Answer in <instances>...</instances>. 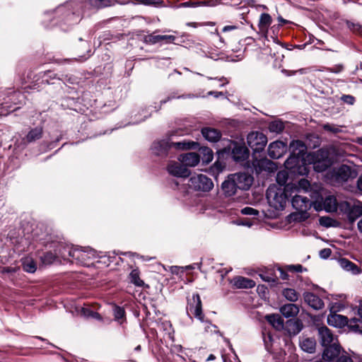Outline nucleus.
Returning <instances> with one entry per match:
<instances>
[{"mask_svg":"<svg viewBox=\"0 0 362 362\" xmlns=\"http://www.w3.org/2000/svg\"><path fill=\"white\" fill-rule=\"evenodd\" d=\"M285 187L271 185L267 190V199L270 206L276 210H283L286 206L288 194Z\"/></svg>","mask_w":362,"mask_h":362,"instance_id":"f257e3e1","label":"nucleus"},{"mask_svg":"<svg viewBox=\"0 0 362 362\" xmlns=\"http://www.w3.org/2000/svg\"><path fill=\"white\" fill-rule=\"evenodd\" d=\"M197 143L192 141H170L169 140H161L153 142L151 149L153 153L157 156H163L167 153L168 149L175 148L178 150H187L195 148Z\"/></svg>","mask_w":362,"mask_h":362,"instance_id":"f03ea898","label":"nucleus"},{"mask_svg":"<svg viewBox=\"0 0 362 362\" xmlns=\"http://www.w3.org/2000/svg\"><path fill=\"white\" fill-rule=\"evenodd\" d=\"M327 323L330 326L340 328L347 325L351 330L362 333V321L356 317L349 320L346 316L331 313L327 316Z\"/></svg>","mask_w":362,"mask_h":362,"instance_id":"7ed1b4c3","label":"nucleus"},{"mask_svg":"<svg viewBox=\"0 0 362 362\" xmlns=\"http://www.w3.org/2000/svg\"><path fill=\"white\" fill-rule=\"evenodd\" d=\"M314 194H315V199L313 202V205L317 211L322 209H325L327 212H335L337 211L338 202L334 196L329 195L323 199L318 192H315ZM310 196L312 198H314V196Z\"/></svg>","mask_w":362,"mask_h":362,"instance_id":"20e7f679","label":"nucleus"},{"mask_svg":"<svg viewBox=\"0 0 362 362\" xmlns=\"http://www.w3.org/2000/svg\"><path fill=\"white\" fill-rule=\"evenodd\" d=\"M188 186L196 191L209 192L214 187V183L207 176L202 174H195L189 178Z\"/></svg>","mask_w":362,"mask_h":362,"instance_id":"39448f33","label":"nucleus"},{"mask_svg":"<svg viewBox=\"0 0 362 362\" xmlns=\"http://www.w3.org/2000/svg\"><path fill=\"white\" fill-rule=\"evenodd\" d=\"M69 256L81 264H88V261L96 257V251L90 248H74L69 251Z\"/></svg>","mask_w":362,"mask_h":362,"instance_id":"423d86ee","label":"nucleus"},{"mask_svg":"<svg viewBox=\"0 0 362 362\" xmlns=\"http://www.w3.org/2000/svg\"><path fill=\"white\" fill-rule=\"evenodd\" d=\"M187 312L189 316L194 315L201 322H204V315L202 312V300L198 293H194L192 298L188 299Z\"/></svg>","mask_w":362,"mask_h":362,"instance_id":"0eeeda50","label":"nucleus"},{"mask_svg":"<svg viewBox=\"0 0 362 362\" xmlns=\"http://www.w3.org/2000/svg\"><path fill=\"white\" fill-rule=\"evenodd\" d=\"M247 142L255 152H260L266 146L267 138L262 132H251L247 136Z\"/></svg>","mask_w":362,"mask_h":362,"instance_id":"6e6552de","label":"nucleus"},{"mask_svg":"<svg viewBox=\"0 0 362 362\" xmlns=\"http://www.w3.org/2000/svg\"><path fill=\"white\" fill-rule=\"evenodd\" d=\"M328 152L323 149H320L315 153L313 168L315 171L322 173L325 171L330 165Z\"/></svg>","mask_w":362,"mask_h":362,"instance_id":"1a4fd4ad","label":"nucleus"},{"mask_svg":"<svg viewBox=\"0 0 362 362\" xmlns=\"http://www.w3.org/2000/svg\"><path fill=\"white\" fill-rule=\"evenodd\" d=\"M356 175V172L347 165H341L333 171V176L338 182H346Z\"/></svg>","mask_w":362,"mask_h":362,"instance_id":"9d476101","label":"nucleus"},{"mask_svg":"<svg viewBox=\"0 0 362 362\" xmlns=\"http://www.w3.org/2000/svg\"><path fill=\"white\" fill-rule=\"evenodd\" d=\"M239 189L247 190L253 182V177L246 173H238L230 175Z\"/></svg>","mask_w":362,"mask_h":362,"instance_id":"9b49d317","label":"nucleus"},{"mask_svg":"<svg viewBox=\"0 0 362 362\" xmlns=\"http://www.w3.org/2000/svg\"><path fill=\"white\" fill-rule=\"evenodd\" d=\"M230 148L232 150V157L235 161H243L249 157L250 151L245 145L230 142Z\"/></svg>","mask_w":362,"mask_h":362,"instance_id":"f8f14e48","label":"nucleus"},{"mask_svg":"<svg viewBox=\"0 0 362 362\" xmlns=\"http://www.w3.org/2000/svg\"><path fill=\"white\" fill-rule=\"evenodd\" d=\"M291 204L296 211L306 212L313 205V202L307 197L296 194L293 197Z\"/></svg>","mask_w":362,"mask_h":362,"instance_id":"ddd939ff","label":"nucleus"},{"mask_svg":"<svg viewBox=\"0 0 362 362\" xmlns=\"http://www.w3.org/2000/svg\"><path fill=\"white\" fill-rule=\"evenodd\" d=\"M325 347V349L323 351V358L325 361L333 362L337 357L341 355V346L336 343Z\"/></svg>","mask_w":362,"mask_h":362,"instance_id":"4468645a","label":"nucleus"},{"mask_svg":"<svg viewBox=\"0 0 362 362\" xmlns=\"http://www.w3.org/2000/svg\"><path fill=\"white\" fill-rule=\"evenodd\" d=\"M168 171L170 175L178 177H187L190 175V171L187 167L182 163L175 162L168 165Z\"/></svg>","mask_w":362,"mask_h":362,"instance_id":"2eb2a0df","label":"nucleus"},{"mask_svg":"<svg viewBox=\"0 0 362 362\" xmlns=\"http://www.w3.org/2000/svg\"><path fill=\"white\" fill-rule=\"evenodd\" d=\"M285 151L286 145L284 143L276 141L269 145L268 155L271 158L278 159L284 155Z\"/></svg>","mask_w":362,"mask_h":362,"instance_id":"dca6fc26","label":"nucleus"},{"mask_svg":"<svg viewBox=\"0 0 362 362\" xmlns=\"http://www.w3.org/2000/svg\"><path fill=\"white\" fill-rule=\"evenodd\" d=\"M272 18L269 13H261L257 24L259 33L266 37L268 34L269 28L272 25Z\"/></svg>","mask_w":362,"mask_h":362,"instance_id":"f3484780","label":"nucleus"},{"mask_svg":"<svg viewBox=\"0 0 362 362\" xmlns=\"http://www.w3.org/2000/svg\"><path fill=\"white\" fill-rule=\"evenodd\" d=\"M318 334L322 346H327L334 343V336L332 331L326 326L320 327L318 328Z\"/></svg>","mask_w":362,"mask_h":362,"instance_id":"a211bd4d","label":"nucleus"},{"mask_svg":"<svg viewBox=\"0 0 362 362\" xmlns=\"http://www.w3.org/2000/svg\"><path fill=\"white\" fill-rule=\"evenodd\" d=\"M305 302L315 310H320L324 307L323 300L316 294L307 292L303 295Z\"/></svg>","mask_w":362,"mask_h":362,"instance_id":"6ab92c4d","label":"nucleus"},{"mask_svg":"<svg viewBox=\"0 0 362 362\" xmlns=\"http://www.w3.org/2000/svg\"><path fill=\"white\" fill-rule=\"evenodd\" d=\"M43 135V127L42 126H37L34 128H31L28 134L23 138L24 144L33 143L42 137Z\"/></svg>","mask_w":362,"mask_h":362,"instance_id":"aec40b11","label":"nucleus"},{"mask_svg":"<svg viewBox=\"0 0 362 362\" xmlns=\"http://www.w3.org/2000/svg\"><path fill=\"white\" fill-rule=\"evenodd\" d=\"M179 160L185 167H194L199 163L200 156L197 153L190 152L181 154Z\"/></svg>","mask_w":362,"mask_h":362,"instance_id":"412c9836","label":"nucleus"},{"mask_svg":"<svg viewBox=\"0 0 362 362\" xmlns=\"http://www.w3.org/2000/svg\"><path fill=\"white\" fill-rule=\"evenodd\" d=\"M255 170L257 173L265 171H273L275 168V165L271 160L267 158L259 159L253 163Z\"/></svg>","mask_w":362,"mask_h":362,"instance_id":"4be33fe9","label":"nucleus"},{"mask_svg":"<svg viewBox=\"0 0 362 362\" xmlns=\"http://www.w3.org/2000/svg\"><path fill=\"white\" fill-rule=\"evenodd\" d=\"M362 215V203L357 200H354L347 218L351 222H354L357 218Z\"/></svg>","mask_w":362,"mask_h":362,"instance_id":"5701e85b","label":"nucleus"},{"mask_svg":"<svg viewBox=\"0 0 362 362\" xmlns=\"http://www.w3.org/2000/svg\"><path fill=\"white\" fill-rule=\"evenodd\" d=\"M299 344L301 349L307 353L313 354L315 351L316 342L313 338L302 337Z\"/></svg>","mask_w":362,"mask_h":362,"instance_id":"b1692460","label":"nucleus"},{"mask_svg":"<svg viewBox=\"0 0 362 362\" xmlns=\"http://www.w3.org/2000/svg\"><path fill=\"white\" fill-rule=\"evenodd\" d=\"M202 134L206 140L211 142L218 141L221 136V134L218 130L209 127L203 128Z\"/></svg>","mask_w":362,"mask_h":362,"instance_id":"393cba45","label":"nucleus"},{"mask_svg":"<svg viewBox=\"0 0 362 362\" xmlns=\"http://www.w3.org/2000/svg\"><path fill=\"white\" fill-rule=\"evenodd\" d=\"M233 284L238 288H252L255 286V282L253 280L243 276L234 278Z\"/></svg>","mask_w":362,"mask_h":362,"instance_id":"a878e982","label":"nucleus"},{"mask_svg":"<svg viewBox=\"0 0 362 362\" xmlns=\"http://www.w3.org/2000/svg\"><path fill=\"white\" fill-rule=\"evenodd\" d=\"M281 313L286 318L295 317L299 313V308L293 303H288L280 308Z\"/></svg>","mask_w":362,"mask_h":362,"instance_id":"bb28decb","label":"nucleus"},{"mask_svg":"<svg viewBox=\"0 0 362 362\" xmlns=\"http://www.w3.org/2000/svg\"><path fill=\"white\" fill-rule=\"evenodd\" d=\"M222 190L226 197H231L234 195L238 189L236 185L233 182V180L230 178V175L228 180H225L221 185Z\"/></svg>","mask_w":362,"mask_h":362,"instance_id":"cd10ccee","label":"nucleus"},{"mask_svg":"<svg viewBox=\"0 0 362 362\" xmlns=\"http://www.w3.org/2000/svg\"><path fill=\"white\" fill-rule=\"evenodd\" d=\"M338 263L341 268L347 272H351L354 274H358L361 272L360 269L354 262L347 259L341 258L339 259Z\"/></svg>","mask_w":362,"mask_h":362,"instance_id":"c85d7f7f","label":"nucleus"},{"mask_svg":"<svg viewBox=\"0 0 362 362\" xmlns=\"http://www.w3.org/2000/svg\"><path fill=\"white\" fill-rule=\"evenodd\" d=\"M267 322L276 329L280 330L284 327V320L278 314L267 315L265 317Z\"/></svg>","mask_w":362,"mask_h":362,"instance_id":"c756f323","label":"nucleus"},{"mask_svg":"<svg viewBox=\"0 0 362 362\" xmlns=\"http://www.w3.org/2000/svg\"><path fill=\"white\" fill-rule=\"evenodd\" d=\"M288 175L286 171L281 170L277 173L276 180L279 187H285L286 190H292L293 185H286Z\"/></svg>","mask_w":362,"mask_h":362,"instance_id":"7c9ffc66","label":"nucleus"},{"mask_svg":"<svg viewBox=\"0 0 362 362\" xmlns=\"http://www.w3.org/2000/svg\"><path fill=\"white\" fill-rule=\"evenodd\" d=\"M22 265L23 270L28 273H34L37 269V265L35 261L29 257H26L23 259Z\"/></svg>","mask_w":362,"mask_h":362,"instance_id":"2f4dec72","label":"nucleus"},{"mask_svg":"<svg viewBox=\"0 0 362 362\" xmlns=\"http://www.w3.org/2000/svg\"><path fill=\"white\" fill-rule=\"evenodd\" d=\"M354 200L353 199H350L338 202L337 210L347 216Z\"/></svg>","mask_w":362,"mask_h":362,"instance_id":"473e14b6","label":"nucleus"},{"mask_svg":"<svg viewBox=\"0 0 362 362\" xmlns=\"http://www.w3.org/2000/svg\"><path fill=\"white\" fill-rule=\"evenodd\" d=\"M129 279L131 283L136 286L141 287L144 285V281L140 279V272L138 269H134L131 272Z\"/></svg>","mask_w":362,"mask_h":362,"instance_id":"72a5a7b5","label":"nucleus"},{"mask_svg":"<svg viewBox=\"0 0 362 362\" xmlns=\"http://www.w3.org/2000/svg\"><path fill=\"white\" fill-rule=\"evenodd\" d=\"M282 295L286 299L291 302H296L298 300L299 294L293 288H285L282 291Z\"/></svg>","mask_w":362,"mask_h":362,"instance_id":"f704fd0d","label":"nucleus"},{"mask_svg":"<svg viewBox=\"0 0 362 362\" xmlns=\"http://www.w3.org/2000/svg\"><path fill=\"white\" fill-rule=\"evenodd\" d=\"M285 126L283 122L275 120L269 123V129L271 132L279 134L283 132Z\"/></svg>","mask_w":362,"mask_h":362,"instance_id":"c9c22d12","label":"nucleus"},{"mask_svg":"<svg viewBox=\"0 0 362 362\" xmlns=\"http://www.w3.org/2000/svg\"><path fill=\"white\" fill-rule=\"evenodd\" d=\"M293 188L298 193L300 192L301 190L307 192L310 188V183L308 180L302 178L298 182V185Z\"/></svg>","mask_w":362,"mask_h":362,"instance_id":"e433bc0d","label":"nucleus"},{"mask_svg":"<svg viewBox=\"0 0 362 362\" xmlns=\"http://www.w3.org/2000/svg\"><path fill=\"white\" fill-rule=\"evenodd\" d=\"M288 327L289 333L293 335L298 334L303 328L302 323L299 321L288 322Z\"/></svg>","mask_w":362,"mask_h":362,"instance_id":"4c0bfd02","label":"nucleus"},{"mask_svg":"<svg viewBox=\"0 0 362 362\" xmlns=\"http://www.w3.org/2000/svg\"><path fill=\"white\" fill-rule=\"evenodd\" d=\"M200 152L203 154L202 161L206 163H210L214 158V153L211 148L203 147L200 149Z\"/></svg>","mask_w":362,"mask_h":362,"instance_id":"58836bf2","label":"nucleus"},{"mask_svg":"<svg viewBox=\"0 0 362 362\" xmlns=\"http://www.w3.org/2000/svg\"><path fill=\"white\" fill-rule=\"evenodd\" d=\"M56 258V255L52 252H46L41 257L42 262L45 264H51L55 261Z\"/></svg>","mask_w":362,"mask_h":362,"instance_id":"ea45409f","label":"nucleus"},{"mask_svg":"<svg viewBox=\"0 0 362 362\" xmlns=\"http://www.w3.org/2000/svg\"><path fill=\"white\" fill-rule=\"evenodd\" d=\"M346 25L351 31L362 35V25H361L358 23H354L349 21H346Z\"/></svg>","mask_w":362,"mask_h":362,"instance_id":"a19ab883","label":"nucleus"},{"mask_svg":"<svg viewBox=\"0 0 362 362\" xmlns=\"http://www.w3.org/2000/svg\"><path fill=\"white\" fill-rule=\"evenodd\" d=\"M145 42L149 45H155L161 42V35L154 33L148 35L145 37Z\"/></svg>","mask_w":362,"mask_h":362,"instance_id":"79ce46f5","label":"nucleus"},{"mask_svg":"<svg viewBox=\"0 0 362 362\" xmlns=\"http://www.w3.org/2000/svg\"><path fill=\"white\" fill-rule=\"evenodd\" d=\"M88 2L95 8H101L110 5V0H88Z\"/></svg>","mask_w":362,"mask_h":362,"instance_id":"37998d69","label":"nucleus"},{"mask_svg":"<svg viewBox=\"0 0 362 362\" xmlns=\"http://www.w3.org/2000/svg\"><path fill=\"white\" fill-rule=\"evenodd\" d=\"M172 352L175 354V356H174V358H173L174 361L177 362L178 358H180V360L185 361L184 356L182 354H181L182 353V347L181 346H179V345L175 346L172 349Z\"/></svg>","mask_w":362,"mask_h":362,"instance_id":"c03bdc74","label":"nucleus"},{"mask_svg":"<svg viewBox=\"0 0 362 362\" xmlns=\"http://www.w3.org/2000/svg\"><path fill=\"white\" fill-rule=\"evenodd\" d=\"M333 362H354V361L348 353L343 351L341 355L337 357Z\"/></svg>","mask_w":362,"mask_h":362,"instance_id":"a18cd8bd","label":"nucleus"},{"mask_svg":"<svg viewBox=\"0 0 362 362\" xmlns=\"http://www.w3.org/2000/svg\"><path fill=\"white\" fill-rule=\"evenodd\" d=\"M290 148L293 149L299 148V153L303 152L305 149L303 142L299 140L293 141L290 144Z\"/></svg>","mask_w":362,"mask_h":362,"instance_id":"49530a36","label":"nucleus"},{"mask_svg":"<svg viewBox=\"0 0 362 362\" xmlns=\"http://www.w3.org/2000/svg\"><path fill=\"white\" fill-rule=\"evenodd\" d=\"M263 339L264 342L265 347L267 351H270L272 348V336L269 333L263 334Z\"/></svg>","mask_w":362,"mask_h":362,"instance_id":"de8ad7c7","label":"nucleus"},{"mask_svg":"<svg viewBox=\"0 0 362 362\" xmlns=\"http://www.w3.org/2000/svg\"><path fill=\"white\" fill-rule=\"evenodd\" d=\"M125 312L123 308L119 306H115L114 308V316L117 320L122 319L124 316Z\"/></svg>","mask_w":362,"mask_h":362,"instance_id":"09e8293b","label":"nucleus"},{"mask_svg":"<svg viewBox=\"0 0 362 362\" xmlns=\"http://www.w3.org/2000/svg\"><path fill=\"white\" fill-rule=\"evenodd\" d=\"M303 267L301 264H291L286 266V270L291 272H303Z\"/></svg>","mask_w":362,"mask_h":362,"instance_id":"8fccbe9b","label":"nucleus"},{"mask_svg":"<svg viewBox=\"0 0 362 362\" xmlns=\"http://www.w3.org/2000/svg\"><path fill=\"white\" fill-rule=\"evenodd\" d=\"M241 212L243 214L254 215V216H257L259 214L258 211H257L256 209H255L252 207H249V206H247V207H245L244 209H243L241 210Z\"/></svg>","mask_w":362,"mask_h":362,"instance_id":"3c124183","label":"nucleus"},{"mask_svg":"<svg viewBox=\"0 0 362 362\" xmlns=\"http://www.w3.org/2000/svg\"><path fill=\"white\" fill-rule=\"evenodd\" d=\"M332 219L329 217H321L320 218V225L325 226V227H330L332 226Z\"/></svg>","mask_w":362,"mask_h":362,"instance_id":"603ef678","label":"nucleus"},{"mask_svg":"<svg viewBox=\"0 0 362 362\" xmlns=\"http://www.w3.org/2000/svg\"><path fill=\"white\" fill-rule=\"evenodd\" d=\"M175 39L174 35H161V42L164 41L166 44L173 43Z\"/></svg>","mask_w":362,"mask_h":362,"instance_id":"864d4df0","label":"nucleus"},{"mask_svg":"<svg viewBox=\"0 0 362 362\" xmlns=\"http://www.w3.org/2000/svg\"><path fill=\"white\" fill-rule=\"evenodd\" d=\"M331 253L332 251L329 248H325L320 250V256L323 259H327L330 256Z\"/></svg>","mask_w":362,"mask_h":362,"instance_id":"5fc2aeb1","label":"nucleus"},{"mask_svg":"<svg viewBox=\"0 0 362 362\" xmlns=\"http://www.w3.org/2000/svg\"><path fill=\"white\" fill-rule=\"evenodd\" d=\"M341 99L344 103H348L349 105H353L355 102L354 97L350 95H343Z\"/></svg>","mask_w":362,"mask_h":362,"instance_id":"6e6d98bb","label":"nucleus"},{"mask_svg":"<svg viewBox=\"0 0 362 362\" xmlns=\"http://www.w3.org/2000/svg\"><path fill=\"white\" fill-rule=\"evenodd\" d=\"M323 129L326 131L337 133L339 132V129L337 127H335L329 124H326L323 125Z\"/></svg>","mask_w":362,"mask_h":362,"instance_id":"4d7b16f0","label":"nucleus"},{"mask_svg":"<svg viewBox=\"0 0 362 362\" xmlns=\"http://www.w3.org/2000/svg\"><path fill=\"white\" fill-rule=\"evenodd\" d=\"M297 158L296 157L290 156L287 158L285 162V165L287 168H293V164L296 161Z\"/></svg>","mask_w":362,"mask_h":362,"instance_id":"13d9d810","label":"nucleus"},{"mask_svg":"<svg viewBox=\"0 0 362 362\" xmlns=\"http://www.w3.org/2000/svg\"><path fill=\"white\" fill-rule=\"evenodd\" d=\"M83 313H84V315H86L87 316H91V317H93L94 318H97V319H100L101 318L98 313L93 312V311L88 310L86 309L83 310Z\"/></svg>","mask_w":362,"mask_h":362,"instance_id":"bf43d9fd","label":"nucleus"},{"mask_svg":"<svg viewBox=\"0 0 362 362\" xmlns=\"http://www.w3.org/2000/svg\"><path fill=\"white\" fill-rule=\"evenodd\" d=\"M194 6L197 5H205L209 6H214L215 4L212 1H200L197 3L193 4Z\"/></svg>","mask_w":362,"mask_h":362,"instance_id":"052dcab7","label":"nucleus"},{"mask_svg":"<svg viewBox=\"0 0 362 362\" xmlns=\"http://www.w3.org/2000/svg\"><path fill=\"white\" fill-rule=\"evenodd\" d=\"M217 327L212 324H209L206 327V331L209 332V329H210V332H216Z\"/></svg>","mask_w":362,"mask_h":362,"instance_id":"680f3d73","label":"nucleus"},{"mask_svg":"<svg viewBox=\"0 0 362 362\" xmlns=\"http://www.w3.org/2000/svg\"><path fill=\"white\" fill-rule=\"evenodd\" d=\"M279 272L281 279H282L283 280H286L288 279V274L284 269H279Z\"/></svg>","mask_w":362,"mask_h":362,"instance_id":"e2e57ef3","label":"nucleus"},{"mask_svg":"<svg viewBox=\"0 0 362 362\" xmlns=\"http://www.w3.org/2000/svg\"><path fill=\"white\" fill-rule=\"evenodd\" d=\"M237 26L236 25H226L223 28V32H228V31H230V30H235L237 29Z\"/></svg>","mask_w":362,"mask_h":362,"instance_id":"0e129e2a","label":"nucleus"},{"mask_svg":"<svg viewBox=\"0 0 362 362\" xmlns=\"http://www.w3.org/2000/svg\"><path fill=\"white\" fill-rule=\"evenodd\" d=\"M209 95H213L215 98H218L220 95H223V93L222 92H218V91H209L208 93Z\"/></svg>","mask_w":362,"mask_h":362,"instance_id":"69168bd1","label":"nucleus"},{"mask_svg":"<svg viewBox=\"0 0 362 362\" xmlns=\"http://www.w3.org/2000/svg\"><path fill=\"white\" fill-rule=\"evenodd\" d=\"M358 315L360 316L361 319H358L360 321H362V300L360 301L358 308Z\"/></svg>","mask_w":362,"mask_h":362,"instance_id":"338daca9","label":"nucleus"},{"mask_svg":"<svg viewBox=\"0 0 362 362\" xmlns=\"http://www.w3.org/2000/svg\"><path fill=\"white\" fill-rule=\"evenodd\" d=\"M357 186L360 191H362V176L360 177L357 182Z\"/></svg>","mask_w":362,"mask_h":362,"instance_id":"774afa93","label":"nucleus"}]
</instances>
